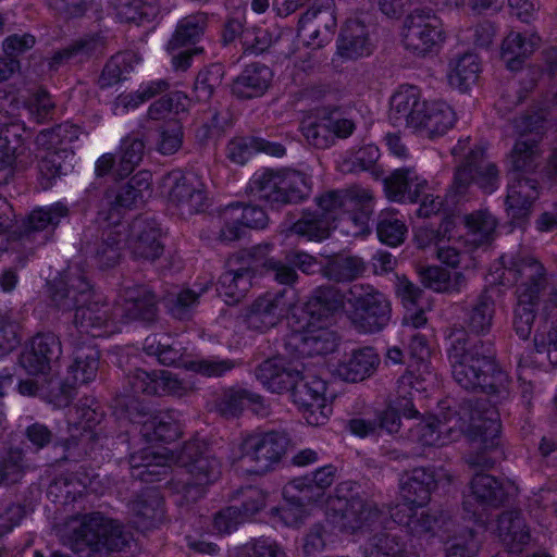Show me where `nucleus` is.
I'll list each match as a JSON object with an SVG mask.
<instances>
[{"label":"nucleus","instance_id":"obj_41","mask_svg":"<svg viewBox=\"0 0 557 557\" xmlns=\"http://www.w3.org/2000/svg\"><path fill=\"white\" fill-rule=\"evenodd\" d=\"M539 41V37L534 34L509 33L502 46V59L506 66L511 71L519 70L524 60L534 51Z\"/></svg>","mask_w":557,"mask_h":557},{"label":"nucleus","instance_id":"obj_60","mask_svg":"<svg viewBox=\"0 0 557 557\" xmlns=\"http://www.w3.org/2000/svg\"><path fill=\"white\" fill-rule=\"evenodd\" d=\"M494 309L490 299L480 301L469 313L468 327L474 334H482L490 330L492 325Z\"/></svg>","mask_w":557,"mask_h":557},{"label":"nucleus","instance_id":"obj_4","mask_svg":"<svg viewBox=\"0 0 557 557\" xmlns=\"http://www.w3.org/2000/svg\"><path fill=\"white\" fill-rule=\"evenodd\" d=\"M337 311L326 292L311 298L304 306H294L286 314L292 330L286 349L299 357H314L334 351L337 346L335 333L327 327V319Z\"/></svg>","mask_w":557,"mask_h":557},{"label":"nucleus","instance_id":"obj_17","mask_svg":"<svg viewBox=\"0 0 557 557\" xmlns=\"http://www.w3.org/2000/svg\"><path fill=\"white\" fill-rule=\"evenodd\" d=\"M81 129L73 124L65 123L52 129H46L37 136V145L47 150L39 162V171L48 180L63 173L62 160L71 156L66 148H58L78 138Z\"/></svg>","mask_w":557,"mask_h":557},{"label":"nucleus","instance_id":"obj_49","mask_svg":"<svg viewBox=\"0 0 557 557\" xmlns=\"http://www.w3.org/2000/svg\"><path fill=\"white\" fill-rule=\"evenodd\" d=\"M251 285V276L248 270L224 273L218 284L219 295L228 305L238 302Z\"/></svg>","mask_w":557,"mask_h":557},{"label":"nucleus","instance_id":"obj_61","mask_svg":"<svg viewBox=\"0 0 557 557\" xmlns=\"http://www.w3.org/2000/svg\"><path fill=\"white\" fill-rule=\"evenodd\" d=\"M144 153V144L141 140L134 139L131 143L124 141L122 151L119 156L116 174L122 176L131 173L139 163Z\"/></svg>","mask_w":557,"mask_h":557},{"label":"nucleus","instance_id":"obj_32","mask_svg":"<svg viewBox=\"0 0 557 557\" xmlns=\"http://www.w3.org/2000/svg\"><path fill=\"white\" fill-rule=\"evenodd\" d=\"M413 128L421 136L434 138L444 135L455 123L453 109L441 100H426Z\"/></svg>","mask_w":557,"mask_h":557},{"label":"nucleus","instance_id":"obj_52","mask_svg":"<svg viewBox=\"0 0 557 557\" xmlns=\"http://www.w3.org/2000/svg\"><path fill=\"white\" fill-rule=\"evenodd\" d=\"M66 213V207L60 202L33 210L25 222L26 236L32 232L42 231L49 225H57Z\"/></svg>","mask_w":557,"mask_h":557},{"label":"nucleus","instance_id":"obj_19","mask_svg":"<svg viewBox=\"0 0 557 557\" xmlns=\"http://www.w3.org/2000/svg\"><path fill=\"white\" fill-rule=\"evenodd\" d=\"M517 487L512 482L498 483L495 478L478 473L471 481V495L466 500V509L472 512L479 528H483V513L490 505L500 503L505 497L512 496Z\"/></svg>","mask_w":557,"mask_h":557},{"label":"nucleus","instance_id":"obj_16","mask_svg":"<svg viewBox=\"0 0 557 557\" xmlns=\"http://www.w3.org/2000/svg\"><path fill=\"white\" fill-rule=\"evenodd\" d=\"M293 401L298 406L306 422L322 425L331 416L332 408L326 395V383L315 376L299 379L292 386Z\"/></svg>","mask_w":557,"mask_h":557},{"label":"nucleus","instance_id":"obj_26","mask_svg":"<svg viewBox=\"0 0 557 557\" xmlns=\"http://www.w3.org/2000/svg\"><path fill=\"white\" fill-rule=\"evenodd\" d=\"M426 100L422 99L419 88L411 85L400 86L391 97L388 120L395 126L414 128Z\"/></svg>","mask_w":557,"mask_h":557},{"label":"nucleus","instance_id":"obj_58","mask_svg":"<svg viewBox=\"0 0 557 557\" xmlns=\"http://www.w3.org/2000/svg\"><path fill=\"white\" fill-rule=\"evenodd\" d=\"M222 74V67L220 65H212L198 74L194 87V92L198 101L205 102L211 98L213 90L221 83Z\"/></svg>","mask_w":557,"mask_h":557},{"label":"nucleus","instance_id":"obj_14","mask_svg":"<svg viewBox=\"0 0 557 557\" xmlns=\"http://www.w3.org/2000/svg\"><path fill=\"white\" fill-rule=\"evenodd\" d=\"M60 354V343L54 335H37L26 347L21 356V366L29 375L42 376L36 381L27 380L18 384V392L22 395H35L39 385L46 382L45 376L51 370V361Z\"/></svg>","mask_w":557,"mask_h":557},{"label":"nucleus","instance_id":"obj_11","mask_svg":"<svg viewBox=\"0 0 557 557\" xmlns=\"http://www.w3.org/2000/svg\"><path fill=\"white\" fill-rule=\"evenodd\" d=\"M537 157V147L534 140L519 139L508 159L509 165L513 172L530 169ZM537 197L534 184L529 181L522 182L518 178V173L512 174L508 186L507 211L508 215L519 223L529 214L533 200Z\"/></svg>","mask_w":557,"mask_h":557},{"label":"nucleus","instance_id":"obj_50","mask_svg":"<svg viewBox=\"0 0 557 557\" xmlns=\"http://www.w3.org/2000/svg\"><path fill=\"white\" fill-rule=\"evenodd\" d=\"M423 284L435 292H456L463 284L458 271H447L440 267H430L421 273Z\"/></svg>","mask_w":557,"mask_h":557},{"label":"nucleus","instance_id":"obj_43","mask_svg":"<svg viewBox=\"0 0 557 557\" xmlns=\"http://www.w3.org/2000/svg\"><path fill=\"white\" fill-rule=\"evenodd\" d=\"M332 119L326 108L310 112L302 119L300 131L310 145L317 148H327L332 145V132L326 122Z\"/></svg>","mask_w":557,"mask_h":557},{"label":"nucleus","instance_id":"obj_24","mask_svg":"<svg viewBox=\"0 0 557 557\" xmlns=\"http://www.w3.org/2000/svg\"><path fill=\"white\" fill-rule=\"evenodd\" d=\"M336 27V16L332 0H323L321 8H311L300 20L299 32L313 48L331 41Z\"/></svg>","mask_w":557,"mask_h":557},{"label":"nucleus","instance_id":"obj_33","mask_svg":"<svg viewBox=\"0 0 557 557\" xmlns=\"http://www.w3.org/2000/svg\"><path fill=\"white\" fill-rule=\"evenodd\" d=\"M259 382L272 393H283L292 388L299 379V372L287 367L284 358L265 360L257 370Z\"/></svg>","mask_w":557,"mask_h":557},{"label":"nucleus","instance_id":"obj_54","mask_svg":"<svg viewBox=\"0 0 557 557\" xmlns=\"http://www.w3.org/2000/svg\"><path fill=\"white\" fill-rule=\"evenodd\" d=\"M367 557H417L395 541V535H375L364 546Z\"/></svg>","mask_w":557,"mask_h":557},{"label":"nucleus","instance_id":"obj_25","mask_svg":"<svg viewBox=\"0 0 557 557\" xmlns=\"http://www.w3.org/2000/svg\"><path fill=\"white\" fill-rule=\"evenodd\" d=\"M411 337L408 346V354L411 358L409 364L410 370L400 377L399 388L407 392L408 387H413L417 393L428 389L429 384L432 382L433 373L428 363L430 349L423 337L418 334H407Z\"/></svg>","mask_w":557,"mask_h":557},{"label":"nucleus","instance_id":"obj_1","mask_svg":"<svg viewBox=\"0 0 557 557\" xmlns=\"http://www.w3.org/2000/svg\"><path fill=\"white\" fill-rule=\"evenodd\" d=\"M151 174L139 172L134 175L116 197V205L108 216L100 213V218L110 221L103 231V240L96 252V260L101 268L116 264L122 250L128 248L141 258L154 259L161 251L159 243L160 230L156 223L145 219H137L131 225L120 222L121 209L129 208L138 200L149 195Z\"/></svg>","mask_w":557,"mask_h":557},{"label":"nucleus","instance_id":"obj_15","mask_svg":"<svg viewBox=\"0 0 557 557\" xmlns=\"http://www.w3.org/2000/svg\"><path fill=\"white\" fill-rule=\"evenodd\" d=\"M189 99L181 91H175L162 97L149 108V116L153 120L168 119L169 122L160 131L158 149L163 154L176 152L182 145V126L175 117L185 112L189 107Z\"/></svg>","mask_w":557,"mask_h":557},{"label":"nucleus","instance_id":"obj_37","mask_svg":"<svg viewBox=\"0 0 557 557\" xmlns=\"http://www.w3.org/2000/svg\"><path fill=\"white\" fill-rule=\"evenodd\" d=\"M379 357L372 348H363L346 355L333 369L334 374L345 381H362L374 371Z\"/></svg>","mask_w":557,"mask_h":557},{"label":"nucleus","instance_id":"obj_38","mask_svg":"<svg viewBox=\"0 0 557 557\" xmlns=\"http://www.w3.org/2000/svg\"><path fill=\"white\" fill-rule=\"evenodd\" d=\"M331 506L335 511L345 509V512L334 513L331 517L332 523L339 531L355 532L362 528L363 520L373 522L380 516L377 511L364 508L360 500H352L348 504L346 500L337 498L332 500Z\"/></svg>","mask_w":557,"mask_h":557},{"label":"nucleus","instance_id":"obj_59","mask_svg":"<svg viewBox=\"0 0 557 557\" xmlns=\"http://www.w3.org/2000/svg\"><path fill=\"white\" fill-rule=\"evenodd\" d=\"M144 433L150 442L170 443L180 436V428L174 422L153 418L145 422Z\"/></svg>","mask_w":557,"mask_h":557},{"label":"nucleus","instance_id":"obj_31","mask_svg":"<svg viewBox=\"0 0 557 557\" xmlns=\"http://www.w3.org/2000/svg\"><path fill=\"white\" fill-rule=\"evenodd\" d=\"M133 387L136 392L148 395H176L182 396L193 386L189 383L180 381L171 372L165 370L148 373L144 370L136 371L133 377Z\"/></svg>","mask_w":557,"mask_h":557},{"label":"nucleus","instance_id":"obj_44","mask_svg":"<svg viewBox=\"0 0 557 557\" xmlns=\"http://www.w3.org/2000/svg\"><path fill=\"white\" fill-rule=\"evenodd\" d=\"M114 10L120 21L139 25L156 18L160 4L159 0H116Z\"/></svg>","mask_w":557,"mask_h":557},{"label":"nucleus","instance_id":"obj_36","mask_svg":"<svg viewBox=\"0 0 557 557\" xmlns=\"http://www.w3.org/2000/svg\"><path fill=\"white\" fill-rule=\"evenodd\" d=\"M425 189L426 181L411 170H397L385 180L386 195L393 201H416Z\"/></svg>","mask_w":557,"mask_h":557},{"label":"nucleus","instance_id":"obj_35","mask_svg":"<svg viewBox=\"0 0 557 557\" xmlns=\"http://www.w3.org/2000/svg\"><path fill=\"white\" fill-rule=\"evenodd\" d=\"M259 152H264L273 157H282L285 153V148L277 143H271L262 138L238 137L230 140L226 146L225 154L231 162L244 165Z\"/></svg>","mask_w":557,"mask_h":557},{"label":"nucleus","instance_id":"obj_6","mask_svg":"<svg viewBox=\"0 0 557 557\" xmlns=\"http://www.w3.org/2000/svg\"><path fill=\"white\" fill-rule=\"evenodd\" d=\"M60 532L63 544L76 553L119 550L127 543L121 525L99 513L73 517Z\"/></svg>","mask_w":557,"mask_h":557},{"label":"nucleus","instance_id":"obj_39","mask_svg":"<svg viewBox=\"0 0 557 557\" xmlns=\"http://www.w3.org/2000/svg\"><path fill=\"white\" fill-rule=\"evenodd\" d=\"M494 532L511 552H520L531 540L529 529L517 511H508L497 520Z\"/></svg>","mask_w":557,"mask_h":557},{"label":"nucleus","instance_id":"obj_22","mask_svg":"<svg viewBox=\"0 0 557 557\" xmlns=\"http://www.w3.org/2000/svg\"><path fill=\"white\" fill-rule=\"evenodd\" d=\"M161 194L175 206L186 208L187 212L200 210L203 206V184L191 173L173 171L161 183Z\"/></svg>","mask_w":557,"mask_h":557},{"label":"nucleus","instance_id":"obj_10","mask_svg":"<svg viewBox=\"0 0 557 557\" xmlns=\"http://www.w3.org/2000/svg\"><path fill=\"white\" fill-rule=\"evenodd\" d=\"M70 288L66 295L63 296L57 293L54 296L58 305L64 309H70L71 304L75 305V324L94 337L101 336L102 333L98 332L102 326L112 319L107 306L101 305L100 295L95 294L89 284L83 276L73 277L70 274Z\"/></svg>","mask_w":557,"mask_h":557},{"label":"nucleus","instance_id":"obj_29","mask_svg":"<svg viewBox=\"0 0 557 557\" xmlns=\"http://www.w3.org/2000/svg\"><path fill=\"white\" fill-rule=\"evenodd\" d=\"M286 438L277 433L253 434L242 443L240 459L264 462L260 470H265L272 462H276L284 454Z\"/></svg>","mask_w":557,"mask_h":557},{"label":"nucleus","instance_id":"obj_9","mask_svg":"<svg viewBox=\"0 0 557 557\" xmlns=\"http://www.w3.org/2000/svg\"><path fill=\"white\" fill-rule=\"evenodd\" d=\"M332 305L349 315L351 322L362 332L372 333L383 329L389 320V302L386 297L373 290L355 288L349 296L342 297L334 290H325Z\"/></svg>","mask_w":557,"mask_h":557},{"label":"nucleus","instance_id":"obj_46","mask_svg":"<svg viewBox=\"0 0 557 557\" xmlns=\"http://www.w3.org/2000/svg\"><path fill=\"white\" fill-rule=\"evenodd\" d=\"M168 87V83L162 79L144 83L136 92L119 96L113 103V113L122 115L131 110H135L145 101L165 91Z\"/></svg>","mask_w":557,"mask_h":557},{"label":"nucleus","instance_id":"obj_51","mask_svg":"<svg viewBox=\"0 0 557 557\" xmlns=\"http://www.w3.org/2000/svg\"><path fill=\"white\" fill-rule=\"evenodd\" d=\"M98 351L91 347H83L76 350L74 362L70 368L75 383H87L96 377L98 371Z\"/></svg>","mask_w":557,"mask_h":557},{"label":"nucleus","instance_id":"obj_45","mask_svg":"<svg viewBox=\"0 0 557 557\" xmlns=\"http://www.w3.org/2000/svg\"><path fill=\"white\" fill-rule=\"evenodd\" d=\"M129 513L133 523L141 531L154 528L163 517L161 499L156 494L132 502Z\"/></svg>","mask_w":557,"mask_h":557},{"label":"nucleus","instance_id":"obj_18","mask_svg":"<svg viewBox=\"0 0 557 557\" xmlns=\"http://www.w3.org/2000/svg\"><path fill=\"white\" fill-rule=\"evenodd\" d=\"M443 40L442 23L435 15L414 12L406 20L403 41L411 53L419 57L433 53Z\"/></svg>","mask_w":557,"mask_h":557},{"label":"nucleus","instance_id":"obj_20","mask_svg":"<svg viewBox=\"0 0 557 557\" xmlns=\"http://www.w3.org/2000/svg\"><path fill=\"white\" fill-rule=\"evenodd\" d=\"M206 15L202 13L187 16L180 21L175 33L168 44L175 70L185 71L190 66L191 57L200 51L195 47L206 26Z\"/></svg>","mask_w":557,"mask_h":557},{"label":"nucleus","instance_id":"obj_42","mask_svg":"<svg viewBox=\"0 0 557 557\" xmlns=\"http://www.w3.org/2000/svg\"><path fill=\"white\" fill-rule=\"evenodd\" d=\"M272 78L271 70L265 65L247 66L235 79L232 90L239 98H252L263 95Z\"/></svg>","mask_w":557,"mask_h":557},{"label":"nucleus","instance_id":"obj_13","mask_svg":"<svg viewBox=\"0 0 557 557\" xmlns=\"http://www.w3.org/2000/svg\"><path fill=\"white\" fill-rule=\"evenodd\" d=\"M310 188L309 180L297 171L261 170L250 181L251 193L271 202L299 201L309 195Z\"/></svg>","mask_w":557,"mask_h":557},{"label":"nucleus","instance_id":"obj_2","mask_svg":"<svg viewBox=\"0 0 557 557\" xmlns=\"http://www.w3.org/2000/svg\"><path fill=\"white\" fill-rule=\"evenodd\" d=\"M499 433V414L494 408H462L442 417H426L411 432V437L423 446H443L466 434L487 449L496 446Z\"/></svg>","mask_w":557,"mask_h":557},{"label":"nucleus","instance_id":"obj_47","mask_svg":"<svg viewBox=\"0 0 557 557\" xmlns=\"http://www.w3.org/2000/svg\"><path fill=\"white\" fill-rule=\"evenodd\" d=\"M398 393L399 399L391 405L380 417V428L386 430L387 433H394L399 430V412L407 418H411L417 413L412 406L414 394H418L414 391V386L408 387L407 392L400 391L398 387Z\"/></svg>","mask_w":557,"mask_h":557},{"label":"nucleus","instance_id":"obj_57","mask_svg":"<svg viewBox=\"0 0 557 557\" xmlns=\"http://www.w3.org/2000/svg\"><path fill=\"white\" fill-rule=\"evenodd\" d=\"M23 474L24 466L20 451L11 450L0 457V485L14 484L22 479Z\"/></svg>","mask_w":557,"mask_h":557},{"label":"nucleus","instance_id":"obj_30","mask_svg":"<svg viewBox=\"0 0 557 557\" xmlns=\"http://www.w3.org/2000/svg\"><path fill=\"white\" fill-rule=\"evenodd\" d=\"M287 294H268L255 301L245 315L248 327L267 331L274 326L286 314Z\"/></svg>","mask_w":557,"mask_h":557},{"label":"nucleus","instance_id":"obj_63","mask_svg":"<svg viewBox=\"0 0 557 557\" xmlns=\"http://www.w3.org/2000/svg\"><path fill=\"white\" fill-rule=\"evenodd\" d=\"M448 557H473L478 550V542L472 532H467L446 541Z\"/></svg>","mask_w":557,"mask_h":557},{"label":"nucleus","instance_id":"obj_23","mask_svg":"<svg viewBox=\"0 0 557 557\" xmlns=\"http://www.w3.org/2000/svg\"><path fill=\"white\" fill-rule=\"evenodd\" d=\"M145 349L148 354L157 356L158 360L163 364H178L205 376H218L234 367V364L227 360H185L177 349L171 347L168 343H157L156 337L146 338Z\"/></svg>","mask_w":557,"mask_h":557},{"label":"nucleus","instance_id":"obj_8","mask_svg":"<svg viewBox=\"0 0 557 557\" xmlns=\"http://www.w3.org/2000/svg\"><path fill=\"white\" fill-rule=\"evenodd\" d=\"M450 348L448 357L451 364L453 375L456 382L466 389L479 387L496 392L495 383L503 384L507 381L506 375L496 370L493 360L486 356H479L468 347V342L461 332L450 334Z\"/></svg>","mask_w":557,"mask_h":557},{"label":"nucleus","instance_id":"obj_12","mask_svg":"<svg viewBox=\"0 0 557 557\" xmlns=\"http://www.w3.org/2000/svg\"><path fill=\"white\" fill-rule=\"evenodd\" d=\"M512 268L506 269L499 277V283L505 284L509 276L518 273L522 280L531 281V285L522 283L518 289V304L513 314V327L517 335L527 339L532 331L535 318L534 306L540 288V280L544 274L543 267L533 259L523 260L521 263L509 262Z\"/></svg>","mask_w":557,"mask_h":557},{"label":"nucleus","instance_id":"obj_62","mask_svg":"<svg viewBox=\"0 0 557 557\" xmlns=\"http://www.w3.org/2000/svg\"><path fill=\"white\" fill-rule=\"evenodd\" d=\"M407 228L403 221L396 218H385L377 226L380 240L389 246H398L405 239Z\"/></svg>","mask_w":557,"mask_h":557},{"label":"nucleus","instance_id":"obj_7","mask_svg":"<svg viewBox=\"0 0 557 557\" xmlns=\"http://www.w3.org/2000/svg\"><path fill=\"white\" fill-rule=\"evenodd\" d=\"M195 454H198V446L195 443L188 444L178 457H175L169 447L149 446L141 454H133L131 465L134 468H145L140 475L149 480L150 476L160 475L171 465L180 462L189 468V472L195 475L196 484L203 485L218 476L219 462L202 455L194 457Z\"/></svg>","mask_w":557,"mask_h":557},{"label":"nucleus","instance_id":"obj_5","mask_svg":"<svg viewBox=\"0 0 557 557\" xmlns=\"http://www.w3.org/2000/svg\"><path fill=\"white\" fill-rule=\"evenodd\" d=\"M434 483L432 473L426 472L423 468L414 469L411 476L401 483L404 503L398 504L391 515L395 522L406 525L414 534L434 531L436 535L444 539V533L451 530L453 523L433 519V527L424 511L419 512V509L429 500Z\"/></svg>","mask_w":557,"mask_h":557},{"label":"nucleus","instance_id":"obj_53","mask_svg":"<svg viewBox=\"0 0 557 557\" xmlns=\"http://www.w3.org/2000/svg\"><path fill=\"white\" fill-rule=\"evenodd\" d=\"M297 487L298 484L296 483L288 484L284 490L286 505L281 509L274 510L275 516L278 517L283 524L288 527H297L304 521L308 513L305 505L302 504V499L306 496H301L296 499L293 494L294 490Z\"/></svg>","mask_w":557,"mask_h":557},{"label":"nucleus","instance_id":"obj_27","mask_svg":"<svg viewBox=\"0 0 557 557\" xmlns=\"http://www.w3.org/2000/svg\"><path fill=\"white\" fill-rule=\"evenodd\" d=\"M223 227L220 233L222 240L232 242L243 236L247 228H262L268 223L263 209L255 206H232L222 214Z\"/></svg>","mask_w":557,"mask_h":557},{"label":"nucleus","instance_id":"obj_55","mask_svg":"<svg viewBox=\"0 0 557 557\" xmlns=\"http://www.w3.org/2000/svg\"><path fill=\"white\" fill-rule=\"evenodd\" d=\"M465 223L471 236L470 240L474 245L485 242L496 226L495 219L486 211H479L467 215Z\"/></svg>","mask_w":557,"mask_h":557},{"label":"nucleus","instance_id":"obj_40","mask_svg":"<svg viewBox=\"0 0 557 557\" xmlns=\"http://www.w3.org/2000/svg\"><path fill=\"white\" fill-rule=\"evenodd\" d=\"M371 51L366 27L359 22L347 23L338 41L337 54L346 60H355L369 55Z\"/></svg>","mask_w":557,"mask_h":557},{"label":"nucleus","instance_id":"obj_21","mask_svg":"<svg viewBox=\"0 0 557 557\" xmlns=\"http://www.w3.org/2000/svg\"><path fill=\"white\" fill-rule=\"evenodd\" d=\"M25 134V126L21 122L0 126V184L7 183L15 171L27 165Z\"/></svg>","mask_w":557,"mask_h":557},{"label":"nucleus","instance_id":"obj_48","mask_svg":"<svg viewBox=\"0 0 557 557\" xmlns=\"http://www.w3.org/2000/svg\"><path fill=\"white\" fill-rule=\"evenodd\" d=\"M141 58L133 51L115 54L106 64L100 82L102 86H111L126 77L135 67L140 64Z\"/></svg>","mask_w":557,"mask_h":557},{"label":"nucleus","instance_id":"obj_28","mask_svg":"<svg viewBox=\"0 0 557 557\" xmlns=\"http://www.w3.org/2000/svg\"><path fill=\"white\" fill-rule=\"evenodd\" d=\"M265 506V494L258 488H249L243 509L230 506L219 511L213 519V531L218 534H230L238 525L249 521Z\"/></svg>","mask_w":557,"mask_h":557},{"label":"nucleus","instance_id":"obj_64","mask_svg":"<svg viewBox=\"0 0 557 557\" xmlns=\"http://www.w3.org/2000/svg\"><path fill=\"white\" fill-rule=\"evenodd\" d=\"M248 557H286L277 542L269 537H260L245 545Z\"/></svg>","mask_w":557,"mask_h":557},{"label":"nucleus","instance_id":"obj_3","mask_svg":"<svg viewBox=\"0 0 557 557\" xmlns=\"http://www.w3.org/2000/svg\"><path fill=\"white\" fill-rule=\"evenodd\" d=\"M371 200L372 196L366 189L329 193L319 199L320 216L304 215L290 232L308 240H322L330 234L331 220L339 219L344 234L362 235L368 231Z\"/></svg>","mask_w":557,"mask_h":557},{"label":"nucleus","instance_id":"obj_34","mask_svg":"<svg viewBox=\"0 0 557 557\" xmlns=\"http://www.w3.org/2000/svg\"><path fill=\"white\" fill-rule=\"evenodd\" d=\"M482 65L475 53L458 54L448 62L446 78L448 84L461 92L476 84Z\"/></svg>","mask_w":557,"mask_h":557},{"label":"nucleus","instance_id":"obj_56","mask_svg":"<svg viewBox=\"0 0 557 557\" xmlns=\"http://www.w3.org/2000/svg\"><path fill=\"white\" fill-rule=\"evenodd\" d=\"M454 226V220L453 219H446L438 231V234L435 236V245L437 246V257L438 259L449 265L455 267L459 262V252L455 246H450L446 244V236L447 242H450L453 239L451 235L449 234L451 231V227Z\"/></svg>","mask_w":557,"mask_h":557}]
</instances>
